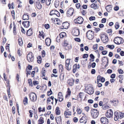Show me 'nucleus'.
<instances>
[{"instance_id":"obj_1","label":"nucleus","mask_w":124,"mask_h":124,"mask_svg":"<svg viewBox=\"0 0 124 124\" xmlns=\"http://www.w3.org/2000/svg\"><path fill=\"white\" fill-rule=\"evenodd\" d=\"M85 91L86 93L90 95L92 94L94 92L92 85L90 84L87 85L86 86Z\"/></svg>"},{"instance_id":"obj_2","label":"nucleus","mask_w":124,"mask_h":124,"mask_svg":"<svg viewBox=\"0 0 124 124\" xmlns=\"http://www.w3.org/2000/svg\"><path fill=\"white\" fill-rule=\"evenodd\" d=\"M72 63L71 59H67L65 61V66L66 69L69 70L71 69Z\"/></svg>"},{"instance_id":"obj_3","label":"nucleus","mask_w":124,"mask_h":124,"mask_svg":"<svg viewBox=\"0 0 124 124\" xmlns=\"http://www.w3.org/2000/svg\"><path fill=\"white\" fill-rule=\"evenodd\" d=\"M114 42L116 44L119 45L123 44L124 42V40L122 38L117 37L115 38Z\"/></svg>"},{"instance_id":"obj_4","label":"nucleus","mask_w":124,"mask_h":124,"mask_svg":"<svg viewBox=\"0 0 124 124\" xmlns=\"http://www.w3.org/2000/svg\"><path fill=\"white\" fill-rule=\"evenodd\" d=\"M91 113L92 117L94 118H97L99 115L98 110L95 109H92L91 110Z\"/></svg>"},{"instance_id":"obj_5","label":"nucleus","mask_w":124,"mask_h":124,"mask_svg":"<svg viewBox=\"0 0 124 124\" xmlns=\"http://www.w3.org/2000/svg\"><path fill=\"white\" fill-rule=\"evenodd\" d=\"M86 36L88 39L92 40L93 39L94 36L93 32L92 31H89L86 33Z\"/></svg>"},{"instance_id":"obj_6","label":"nucleus","mask_w":124,"mask_h":124,"mask_svg":"<svg viewBox=\"0 0 124 124\" xmlns=\"http://www.w3.org/2000/svg\"><path fill=\"white\" fill-rule=\"evenodd\" d=\"M29 97L31 101L34 102L37 100V96L36 94L34 93H30L29 95Z\"/></svg>"},{"instance_id":"obj_7","label":"nucleus","mask_w":124,"mask_h":124,"mask_svg":"<svg viewBox=\"0 0 124 124\" xmlns=\"http://www.w3.org/2000/svg\"><path fill=\"white\" fill-rule=\"evenodd\" d=\"M28 61L29 62H32L34 60L33 56L31 52H30L27 56Z\"/></svg>"},{"instance_id":"obj_8","label":"nucleus","mask_w":124,"mask_h":124,"mask_svg":"<svg viewBox=\"0 0 124 124\" xmlns=\"http://www.w3.org/2000/svg\"><path fill=\"white\" fill-rule=\"evenodd\" d=\"M101 39L103 43H106L108 41V39L107 36L104 34L101 35Z\"/></svg>"},{"instance_id":"obj_9","label":"nucleus","mask_w":124,"mask_h":124,"mask_svg":"<svg viewBox=\"0 0 124 124\" xmlns=\"http://www.w3.org/2000/svg\"><path fill=\"white\" fill-rule=\"evenodd\" d=\"M83 21V18L81 16H80L78 17L77 19H75L74 20V22L76 23H78L81 24L82 23Z\"/></svg>"},{"instance_id":"obj_10","label":"nucleus","mask_w":124,"mask_h":124,"mask_svg":"<svg viewBox=\"0 0 124 124\" xmlns=\"http://www.w3.org/2000/svg\"><path fill=\"white\" fill-rule=\"evenodd\" d=\"M74 12V9L72 8H69L67 12V16L68 17L72 15Z\"/></svg>"},{"instance_id":"obj_11","label":"nucleus","mask_w":124,"mask_h":124,"mask_svg":"<svg viewBox=\"0 0 124 124\" xmlns=\"http://www.w3.org/2000/svg\"><path fill=\"white\" fill-rule=\"evenodd\" d=\"M113 114V113L111 109H110L108 110L106 114V116L108 118H110L112 116Z\"/></svg>"},{"instance_id":"obj_12","label":"nucleus","mask_w":124,"mask_h":124,"mask_svg":"<svg viewBox=\"0 0 124 124\" xmlns=\"http://www.w3.org/2000/svg\"><path fill=\"white\" fill-rule=\"evenodd\" d=\"M100 120L102 124H108V120L106 117H101Z\"/></svg>"},{"instance_id":"obj_13","label":"nucleus","mask_w":124,"mask_h":124,"mask_svg":"<svg viewBox=\"0 0 124 124\" xmlns=\"http://www.w3.org/2000/svg\"><path fill=\"white\" fill-rule=\"evenodd\" d=\"M87 121V118L85 115L83 116L80 119V123H82L84 124L86 123Z\"/></svg>"},{"instance_id":"obj_14","label":"nucleus","mask_w":124,"mask_h":124,"mask_svg":"<svg viewBox=\"0 0 124 124\" xmlns=\"http://www.w3.org/2000/svg\"><path fill=\"white\" fill-rule=\"evenodd\" d=\"M75 80L73 79H68L67 81V83L70 86H72L74 84Z\"/></svg>"},{"instance_id":"obj_15","label":"nucleus","mask_w":124,"mask_h":124,"mask_svg":"<svg viewBox=\"0 0 124 124\" xmlns=\"http://www.w3.org/2000/svg\"><path fill=\"white\" fill-rule=\"evenodd\" d=\"M69 25V23L67 22H65L63 23L62 25V26L63 28L62 29H67Z\"/></svg>"},{"instance_id":"obj_16","label":"nucleus","mask_w":124,"mask_h":124,"mask_svg":"<svg viewBox=\"0 0 124 124\" xmlns=\"http://www.w3.org/2000/svg\"><path fill=\"white\" fill-rule=\"evenodd\" d=\"M30 22L27 21H23V22L22 24L25 27L27 28L30 26Z\"/></svg>"},{"instance_id":"obj_17","label":"nucleus","mask_w":124,"mask_h":124,"mask_svg":"<svg viewBox=\"0 0 124 124\" xmlns=\"http://www.w3.org/2000/svg\"><path fill=\"white\" fill-rule=\"evenodd\" d=\"M55 119L57 124H61V116H57L55 117Z\"/></svg>"},{"instance_id":"obj_18","label":"nucleus","mask_w":124,"mask_h":124,"mask_svg":"<svg viewBox=\"0 0 124 124\" xmlns=\"http://www.w3.org/2000/svg\"><path fill=\"white\" fill-rule=\"evenodd\" d=\"M45 42L46 45L47 46H49L51 43V41L50 38H47L46 39Z\"/></svg>"},{"instance_id":"obj_19","label":"nucleus","mask_w":124,"mask_h":124,"mask_svg":"<svg viewBox=\"0 0 124 124\" xmlns=\"http://www.w3.org/2000/svg\"><path fill=\"white\" fill-rule=\"evenodd\" d=\"M42 74L43 75L42 77L44 79H45L46 80H47L48 79L47 78H45V73L46 72V71L45 70V68H42Z\"/></svg>"},{"instance_id":"obj_20","label":"nucleus","mask_w":124,"mask_h":124,"mask_svg":"<svg viewBox=\"0 0 124 124\" xmlns=\"http://www.w3.org/2000/svg\"><path fill=\"white\" fill-rule=\"evenodd\" d=\"M32 28H31L27 31L26 34L27 35L30 36L32 34Z\"/></svg>"},{"instance_id":"obj_21","label":"nucleus","mask_w":124,"mask_h":124,"mask_svg":"<svg viewBox=\"0 0 124 124\" xmlns=\"http://www.w3.org/2000/svg\"><path fill=\"white\" fill-rule=\"evenodd\" d=\"M79 30L78 29H75L73 33V35L76 36H78L79 35Z\"/></svg>"},{"instance_id":"obj_22","label":"nucleus","mask_w":124,"mask_h":124,"mask_svg":"<svg viewBox=\"0 0 124 124\" xmlns=\"http://www.w3.org/2000/svg\"><path fill=\"white\" fill-rule=\"evenodd\" d=\"M114 115L115 116L114 118V120L117 121L118 119L119 113L117 112H115L114 113Z\"/></svg>"},{"instance_id":"obj_23","label":"nucleus","mask_w":124,"mask_h":124,"mask_svg":"<svg viewBox=\"0 0 124 124\" xmlns=\"http://www.w3.org/2000/svg\"><path fill=\"white\" fill-rule=\"evenodd\" d=\"M58 12H59L56 10H52L49 13V15L50 16H52L54 14H57V13H58Z\"/></svg>"},{"instance_id":"obj_24","label":"nucleus","mask_w":124,"mask_h":124,"mask_svg":"<svg viewBox=\"0 0 124 124\" xmlns=\"http://www.w3.org/2000/svg\"><path fill=\"white\" fill-rule=\"evenodd\" d=\"M38 121L39 124H43L44 122V118L42 117H41Z\"/></svg>"},{"instance_id":"obj_25","label":"nucleus","mask_w":124,"mask_h":124,"mask_svg":"<svg viewBox=\"0 0 124 124\" xmlns=\"http://www.w3.org/2000/svg\"><path fill=\"white\" fill-rule=\"evenodd\" d=\"M37 4H35V5L38 9H40L42 7V5L39 2L37 1Z\"/></svg>"},{"instance_id":"obj_26","label":"nucleus","mask_w":124,"mask_h":124,"mask_svg":"<svg viewBox=\"0 0 124 124\" xmlns=\"http://www.w3.org/2000/svg\"><path fill=\"white\" fill-rule=\"evenodd\" d=\"M67 93L65 96L66 98H67L68 97L70 96V95L71 91L69 88H68Z\"/></svg>"},{"instance_id":"obj_27","label":"nucleus","mask_w":124,"mask_h":124,"mask_svg":"<svg viewBox=\"0 0 124 124\" xmlns=\"http://www.w3.org/2000/svg\"><path fill=\"white\" fill-rule=\"evenodd\" d=\"M64 115L67 117L69 116H70L71 115V112L67 111H65L64 112Z\"/></svg>"},{"instance_id":"obj_28","label":"nucleus","mask_w":124,"mask_h":124,"mask_svg":"<svg viewBox=\"0 0 124 124\" xmlns=\"http://www.w3.org/2000/svg\"><path fill=\"white\" fill-rule=\"evenodd\" d=\"M91 7L94 9H96L98 8V7L97 5L95 4H93L91 5Z\"/></svg>"},{"instance_id":"obj_29","label":"nucleus","mask_w":124,"mask_h":124,"mask_svg":"<svg viewBox=\"0 0 124 124\" xmlns=\"http://www.w3.org/2000/svg\"><path fill=\"white\" fill-rule=\"evenodd\" d=\"M22 19L23 20H28L29 19V16L27 14H24L23 16Z\"/></svg>"},{"instance_id":"obj_30","label":"nucleus","mask_w":124,"mask_h":124,"mask_svg":"<svg viewBox=\"0 0 124 124\" xmlns=\"http://www.w3.org/2000/svg\"><path fill=\"white\" fill-rule=\"evenodd\" d=\"M66 34L65 32H63L60 33L59 35L61 38H62L66 36Z\"/></svg>"},{"instance_id":"obj_31","label":"nucleus","mask_w":124,"mask_h":124,"mask_svg":"<svg viewBox=\"0 0 124 124\" xmlns=\"http://www.w3.org/2000/svg\"><path fill=\"white\" fill-rule=\"evenodd\" d=\"M59 108L57 107L55 110L56 114L57 115H59L60 114V111L59 110Z\"/></svg>"},{"instance_id":"obj_32","label":"nucleus","mask_w":124,"mask_h":124,"mask_svg":"<svg viewBox=\"0 0 124 124\" xmlns=\"http://www.w3.org/2000/svg\"><path fill=\"white\" fill-rule=\"evenodd\" d=\"M124 117V113L122 112H119L118 115V118H121Z\"/></svg>"},{"instance_id":"obj_33","label":"nucleus","mask_w":124,"mask_h":124,"mask_svg":"<svg viewBox=\"0 0 124 124\" xmlns=\"http://www.w3.org/2000/svg\"><path fill=\"white\" fill-rule=\"evenodd\" d=\"M106 9L108 12H110L112 9V7L111 6L109 5L107 6L106 7Z\"/></svg>"},{"instance_id":"obj_34","label":"nucleus","mask_w":124,"mask_h":124,"mask_svg":"<svg viewBox=\"0 0 124 124\" xmlns=\"http://www.w3.org/2000/svg\"><path fill=\"white\" fill-rule=\"evenodd\" d=\"M105 59L107 61V64L105 65L104 67L105 68H106L108 66V58L107 57H104L103 58V60Z\"/></svg>"},{"instance_id":"obj_35","label":"nucleus","mask_w":124,"mask_h":124,"mask_svg":"<svg viewBox=\"0 0 124 124\" xmlns=\"http://www.w3.org/2000/svg\"><path fill=\"white\" fill-rule=\"evenodd\" d=\"M59 1L58 0H56L54 3V6L55 8H57L59 6Z\"/></svg>"},{"instance_id":"obj_36","label":"nucleus","mask_w":124,"mask_h":124,"mask_svg":"<svg viewBox=\"0 0 124 124\" xmlns=\"http://www.w3.org/2000/svg\"><path fill=\"white\" fill-rule=\"evenodd\" d=\"M28 99L27 97H25L23 100V103L24 104L27 105L28 103Z\"/></svg>"},{"instance_id":"obj_37","label":"nucleus","mask_w":124,"mask_h":124,"mask_svg":"<svg viewBox=\"0 0 124 124\" xmlns=\"http://www.w3.org/2000/svg\"><path fill=\"white\" fill-rule=\"evenodd\" d=\"M39 37L40 39L41 38V37H42L43 35H45L44 33L42 31H39Z\"/></svg>"},{"instance_id":"obj_38","label":"nucleus","mask_w":124,"mask_h":124,"mask_svg":"<svg viewBox=\"0 0 124 124\" xmlns=\"http://www.w3.org/2000/svg\"><path fill=\"white\" fill-rule=\"evenodd\" d=\"M59 72H62L63 69V66L62 65L60 64L59 65Z\"/></svg>"},{"instance_id":"obj_39","label":"nucleus","mask_w":124,"mask_h":124,"mask_svg":"<svg viewBox=\"0 0 124 124\" xmlns=\"http://www.w3.org/2000/svg\"><path fill=\"white\" fill-rule=\"evenodd\" d=\"M77 70V65L76 64H75L73 66V72L75 73Z\"/></svg>"},{"instance_id":"obj_40","label":"nucleus","mask_w":124,"mask_h":124,"mask_svg":"<svg viewBox=\"0 0 124 124\" xmlns=\"http://www.w3.org/2000/svg\"><path fill=\"white\" fill-rule=\"evenodd\" d=\"M13 32L14 34L15 35L16 32V25L15 24L14 22H13Z\"/></svg>"},{"instance_id":"obj_41","label":"nucleus","mask_w":124,"mask_h":124,"mask_svg":"<svg viewBox=\"0 0 124 124\" xmlns=\"http://www.w3.org/2000/svg\"><path fill=\"white\" fill-rule=\"evenodd\" d=\"M37 62L39 63H40L41 62V56H38V57H37Z\"/></svg>"},{"instance_id":"obj_42","label":"nucleus","mask_w":124,"mask_h":124,"mask_svg":"<svg viewBox=\"0 0 124 124\" xmlns=\"http://www.w3.org/2000/svg\"><path fill=\"white\" fill-rule=\"evenodd\" d=\"M18 42L19 45L22 46L23 45V42L21 39H18Z\"/></svg>"},{"instance_id":"obj_43","label":"nucleus","mask_w":124,"mask_h":124,"mask_svg":"<svg viewBox=\"0 0 124 124\" xmlns=\"http://www.w3.org/2000/svg\"><path fill=\"white\" fill-rule=\"evenodd\" d=\"M42 109V108L41 107H40L39 108L38 110L39 112H44L45 111V107L43 108L42 110H41Z\"/></svg>"},{"instance_id":"obj_44","label":"nucleus","mask_w":124,"mask_h":124,"mask_svg":"<svg viewBox=\"0 0 124 124\" xmlns=\"http://www.w3.org/2000/svg\"><path fill=\"white\" fill-rule=\"evenodd\" d=\"M60 13L58 12V13H57V14H56L53 15V17H54L56 19L57 18L59 17L60 16Z\"/></svg>"},{"instance_id":"obj_45","label":"nucleus","mask_w":124,"mask_h":124,"mask_svg":"<svg viewBox=\"0 0 124 124\" xmlns=\"http://www.w3.org/2000/svg\"><path fill=\"white\" fill-rule=\"evenodd\" d=\"M28 81L29 85L31 86L32 87H33V85L32 84L31 79H28Z\"/></svg>"},{"instance_id":"obj_46","label":"nucleus","mask_w":124,"mask_h":124,"mask_svg":"<svg viewBox=\"0 0 124 124\" xmlns=\"http://www.w3.org/2000/svg\"><path fill=\"white\" fill-rule=\"evenodd\" d=\"M119 23L117 22H116L115 25V27L116 29H117L119 28Z\"/></svg>"},{"instance_id":"obj_47","label":"nucleus","mask_w":124,"mask_h":124,"mask_svg":"<svg viewBox=\"0 0 124 124\" xmlns=\"http://www.w3.org/2000/svg\"><path fill=\"white\" fill-rule=\"evenodd\" d=\"M107 47L112 49H113L115 47L113 45H107Z\"/></svg>"},{"instance_id":"obj_48","label":"nucleus","mask_w":124,"mask_h":124,"mask_svg":"<svg viewBox=\"0 0 124 124\" xmlns=\"http://www.w3.org/2000/svg\"><path fill=\"white\" fill-rule=\"evenodd\" d=\"M102 108L103 109L105 110L108 108H109V107L106 104H105L103 105Z\"/></svg>"},{"instance_id":"obj_49","label":"nucleus","mask_w":124,"mask_h":124,"mask_svg":"<svg viewBox=\"0 0 124 124\" xmlns=\"http://www.w3.org/2000/svg\"><path fill=\"white\" fill-rule=\"evenodd\" d=\"M64 78V75L63 74H61L60 76V78L61 81H63Z\"/></svg>"},{"instance_id":"obj_50","label":"nucleus","mask_w":124,"mask_h":124,"mask_svg":"<svg viewBox=\"0 0 124 124\" xmlns=\"http://www.w3.org/2000/svg\"><path fill=\"white\" fill-rule=\"evenodd\" d=\"M98 46V45L96 44L94 45L93 46V49L94 50H96L97 49Z\"/></svg>"},{"instance_id":"obj_51","label":"nucleus","mask_w":124,"mask_h":124,"mask_svg":"<svg viewBox=\"0 0 124 124\" xmlns=\"http://www.w3.org/2000/svg\"><path fill=\"white\" fill-rule=\"evenodd\" d=\"M77 111L78 114H80L82 112L81 109L79 108H77Z\"/></svg>"},{"instance_id":"obj_52","label":"nucleus","mask_w":124,"mask_h":124,"mask_svg":"<svg viewBox=\"0 0 124 124\" xmlns=\"http://www.w3.org/2000/svg\"><path fill=\"white\" fill-rule=\"evenodd\" d=\"M84 95V93H80L79 95V98H82Z\"/></svg>"},{"instance_id":"obj_53","label":"nucleus","mask_w":124,"mask_h":124,"mask_svg":"<svg viewBox=\"0 0 124 124\" xmlns=\"http://www.w3.org/2000/svg\"><path fill=\"white\" fill-rule=\"evenodd\" d=\"M51 0H46V3L47 5H49L50 4Z\"/></svg>"},{"instance_id":"obj_54","label":"nucleus","mask_w":124,"mask_h":124,"mask_svg":"<svg viewBox=\"0 0 124 124\" xmlns=\"http://www.w3.org/2000/svg\"><path fill=\"white\" fill-rule=\"evenodd\" d=\"M101 76L100 75L98 76H97V83H98L99 82V81L100 80H101Z\"/></svg>"},{"instance_id":"obj_55","label":"nucleus","mask_w":124,"mask_h":124,"mask_svg":"<svg viewBox=\"0 0 124 124\" xmlns=\"http://www.w3.org/2000/svg\"><path fill=\"white\" fill-rule=\"evenodd\" d=\"M68 45V43L66 42L65 41H64L63 42V44L62 45L64 47H66Z\"/></svg>"},{"instance_id":"obj_56","label":"nucleus","mask_w":124,"mask_h":124,"mask_svg":"<svg viewBox=\"0 0 124 124\" xmlns=\"http://www.w3.org/2000/svg\"><path fill=\"white\" fill-rule=\"evenodd\" d=\"M12 15L13 17V19H14V18H15V13L14 10H12L11 12Z\"/></svg>"},{"instance_id":"obj_57","label":"nucleus","mask_w":124,"mask_h":124,"mask_svg":"<svg viewBox=\"0 0 124 124\" xmlns=\"http://www.w3.org/2000/svg\"><path fill=\"white\" fill-rule=\"evenodd\" d=\"M89 107L88 106H87L85 107L84 109L87 112H88L89 111Z\"/></svg>"},{"instance_id":"obj_58","label":"nucleus","mask_w":124,"mask_h":124,"mask_svg":"<svg viewBox=\"0 0 124 124\" xmlns=\"http://www.w3.org/2000/svg\"><path fill=\"white\" fill-rule=\"evenodd\" d=\"M112 30L111 29H109L107 30V32L108 33H110L109 35H110L112 33Z\"/></svg>"},{"instance_id":"obj_59","label":"nucleus","mask_w":124,"mask_h":124,"mask_svg":"<svg viewBox=\"0 0 124 124\" xmlns=\"http://www.w3.org/2000/svg\"><path fill=\"white\" fill-rule=\"evenodd\" d=\"M95 18L94 16H91L89 18V20L90 21H92L95 20Z\"/></svg>"},{"instance_id":"obj_60","label":"nucleus","mask_w":124,"mask_h":124,"mask_svg":"<svg viewBox=\"0 0 124 124\" xmlns=\"http://www.w3.org/2000/svg\"><path fill=\"white\" fill-rule=\"evenodd\" d=\"M118 71L120 74H122L124 73L123 71L121 69H118Z\"/></svg>"},{"instance_id":"obj_61","label":"nucleus","mask_w":124,"mask_h":124,"mask_svg":"<svg viewBox=\"0 0 124 124\" xmlns=\"http://www.w3.org/2000/svg\"><path fill=\"white\" fill-rule=\"evenodd\" d=\"M7 40L5 38H4L3 39V41L2 42V45H4L6 42Z\"/></svg>"},{"instance_id":"obj_62","label":"nucleus","mask_w":124,"mask_h":124,"mask_svg":"<svg viewBox=\"0 0 124 124\" xmlns=\"http://www.w3.org/2000/svg\"><path fill=\"white\" fill-rule=\"evenodd\" d=\"M42 57H44L45 56V51L43 50L42 51Z\"/></svg>"},{"instance_id":"obj_63","label":"nucleus","mask_w":124,"mask_h":124,"mask_svg":"<svg viewBox=\"0 0 124 124\" xmlns=\"http://www.w3.org/2000/svg\"><path fill=\"white\" fill-rule=\"evenodd\" d=\"M33 84L34 85H38L39 84V83L38 81H34L33 82Z\"/></svg>"},{"instance_id":"obj_64","label":"nucleus","mask_w":124,"mask_h":124,"mask_svg":"<svg viewBox=\"0 0 124 124\" xmlns=\"http://www.w3.org/2000/svg\"><path fill=\"white\" fill-rule=\"evenodd\" d=\"M88 56V55L87 54H84L83 56V57L84 58H87Z\"/></svg>"}]
</instances>
